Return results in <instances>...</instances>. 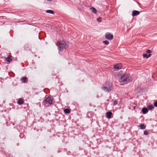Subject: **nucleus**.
<instances>
[{"instance_id":"nucleus-1","label":"nucleus","mask_w":157,"mask_h":157,"mask_svg":"<svg viewBox=\"0 0 157 157\" xmlns=\"http://www.w3.org/2000/svg\"><path fill=\"white\" fill-rule=\"evenodd\" d=\"M57 46L58 48L59 51L61 52H62L64 49H66L69 47L67 42L63 40H61L59 44L57 45Z\"/></svg>"},{"instance_id":"nucleus-2","label":"nucleus","mask_w":157,"mask_h":157,"mask_svg":"<svg viewBox=\"0 0 157 157\" xmlns=\"http://www.w3.org/2000/svg\"><path fill=\"white\" fill-rule=\"evenodd\" d=\"M113 89V85L111 82H106L105 86H102V89L106 92H109Z\"/></svg>"},{"instance_id":"nucleus-3","label":"nucleus","mask_w":157,"mask_h":157,"mask_svg":"<svg viewBox=\"0 0 157 157\" xmlns=\"http://www.w3.org/2000/svg\"><path fill=\"white\" fill-rule=\"evenodd\" d=\"M131 80V78L127 74L123 75L120 78L119 81L120 82H122L123 84H126L129 82Z\"/></svg>"},{"instance_id":"nucleus-4","label":"nucleus","mask_w":157,"mask_h":157,"mask_svg":"<svg viewBox=\"0 0 157 157\" xmlns=\"http://www.w3.org/2000/svg\"><path fill=\"white\" fill-rule=\"evenodd\" d=\"M105 37L106 39L109 40H111L113 38V36L110 33L107 32L105 34Z\"/></svg>"},{"instance_id":"nucleus-5","label":"nucleus","mask_w":157,"mask_h":157,"mask_svg":"<svg viewBox=\"0 0 157 157\" xmlns=\"http://www.w3.org/2000/svg\"><path fill=\"white\" fill-rule=\"evenodd\" d=\"M43 102L46 104L48 103L51 105L52 104V100L51 99V97L48 96L44 101Z\"/></svg>"},{"instance_id":"nucleus-6","label":"nucleus","mask_w":157,"mask_h":157,"mask_svg":"<svg viewBox=\"0 0 157 157\" xmlns=\"http://www.w3.org/2000/svg\"><path fill=\"white\" fill-rule=\"evenodd\" d=\"M140 14V12L137 10H133L132 12V16H137Z\"/></svg>"},{"instance_id":"nucleus-7","label":"nucleus","mask_w":157,"mask_h":157,"mask_svg":"<svg viewBox=\"0 0 157 157\" xmlns=\"http://www.w3.org/2000/svg\"><path fill=\"white\" fill-rule=\"evenodd\" d=\"M85 7L84 9L86 10H96L94 7H91L89 6H86Z\"/></svg>"},{"instance_id":"nucleus-8","label":"nucleus","mask_w":157,"mask_h":157,"mask_svg":"<svg viewBox=\"0 0 157 157\" xmlns=\"http://www.w3.org/2000/svg\"><path fill=\"white\" fill-rule=\"evenodd\" d=\"M112 113L110 111H108L106 113V117L107 118H110L111 117Z\"/></svg>"},{"instance_id":"nucleus-9","label":"nucleus","mask_w":157,"mask_h":157,"mask_svg":"<svg viewBox=\"0 0 157 157\" xmlns=\"http://www.w3.org/2000/svg\"><path fill=\"white\" fill-rule=\"evenodd\" d=\"M142 112L143 114H145L148 113V110L147 108L146 107H144L142 109Z\"/></svg>"},{"instance_id":"nucleus-10","label":"nucleus","mask_w":157,"mask_h":157,"mask_svg":"<svg viewBox=\"0 0 157 157\" xmlns=\"http://www.w3.org/2000/svg\"><path fill=\"white\" fill-rule=\"evenodd\" d=\"M121 63L116 64L114 66V68L115 69H121Z\"/></svg>"},{"instance_id":"nucleus-11","label":"nucleus","mask_w":157,"mask_h":157,"mask_svg":"<svg viewBox=\"0 0 157 157\" xmlns=\"http://www.w3.org/2000/svg\"><path fill=\"white\" fill-rule=\"evenodd\" d=\"M24 102V101H23V99L21 98L19 99L17 103L18 104L21 105Z\"/></svg>"},{"instance_id":"nucleus-12","label":"nucleus","mask_w":157,"mask_h":157,"mask_svg":"<svg viewBox=\"0 0 157 157\" xmlns=\"http://www.w3.org/2000/svg\"><path fill=\"white\" fill-rule=\"evenodd\" d=\"M154 108V106L150 104L148 105L147 109L149 110H151Z\"/></svg>"},{"instance_id":"nucleus-13","label":"nucleus","mask_w":157,"mask_h":157,"mask_svg":"<svg viewBox=\"0 0 157 157\" xmlns=\"http://www.w3.org/2000/svg\"><path fill=\"white\" fill-rule=\"evenodd\" d=\"M151 55L150 54L147 55V54L145 53L143 55V56L144 58H148L151 56Z\"/></svg>"},{"instance_id":"nucleus-14","label":"nucleus","mask_w":157,"mask_h":157,"mask_svg":"<svg viewBox=\"0 0 157 157\" xmlns=\"http://www.w3.org/2000/svg\"><path fill=\"white\" fill-rule=\"evenodd\" d=\"M64 112L65 113L67 114L70 113L71 111L69 109L67 108L64 109Z\"/></svg>"},{"instance_id":"nucleus-15","label":"nucleus","mask_w":157,"mask_h":157,"mask_svg":"<svg viewBox=\"0 0 157 157\" xmlns=\"http://www.w3.org/2000/svg\"><path fill=\"white\" fill-rule=\"evenodd\" d=\"M6 60L7 62L9 63L12 60V59L11 57H8L6 58Z\"/></svg>"},{"instance_id":"nucleus-16","label":"nucleus","mask_w":157,"mask_h":157,"mask_svg":"<svg viewBox=\"0 0 157 157\" xmlns=\"http://www.w3.org/2000/svg\"><path fill=\"white\" fill-rule=\"evenodd\" d=\"M140 129H144L145 128L146 126L143 124H141L140 126Z\"/></svg>"},{"instance_id":"nucleus-17","label":"nucleus","mask_w":157,"mask_h":157,"mask_svg":"<svg viewBox=\"0 0 157 157\" xmlns=\"http://www.w3.org/2000/svg\"><path fill=\"white\" fill-rule=\"evenodd\" d=\"M27 78L26 77H23L21 79V80L23 81V82H27Z\"/></svg>"},{"instance_id":"nucleus-18","label":"nucleus","mask_w":157,"mask_h":157,"mask_svg":"<svg viewBox=\"0 0 157 157\" xmlns=\"http://www.w3.org/2000/svg\"><path fill=\"white\" fill-rule=\"evenodd\" d=\"M46 13H48L51 14H54L53 10H46Z\"/></svg>"},{"instance_id":"nucleus-19","label":"nucleus","mask_w":157,"mask_h":157,"mask_svg":"<svg viewBox=\"0 0 157 157\" xmlns=\"http://www.w3.org/2000/svg\"><path fill=\"white\" fill-rule=\"evenodd\" d=\"M103 42L105 44H106V45H108L109 43V42L107 40H105L103 41Z\"/></svg>"},{"instance_id":"nucleus-20","label":"nucleus","mask_w":157,"mask_h":157,"mask_svg":"<svg viewBox=\"0 0 157 157\" xmlns=\"http://www.w3.org/2000/svg\"><path fill=\"white\" fill-rule=\"evenodd\" d=\"M101 17H99L97 19V21L99 22H101Z\"/></svg>"},{"instance_id":"nucleus-21","label":"nucleus","mask_w":157,"mask_h":157,"mask_svg":"<svg viewBox=\"0 0 157 157\" xmlns=\"http://www.w3.org/2000/svg\"><path fill=\"white\" fill-rule=\"evenodd\" d=\"M144 135H147L148 134V132L146 130L144 131Z\"/></svg>"},{"instance_id":"nucleus-22","label":"nucleus","mask_w":157,"mask_h":157,"mask_svg":"<svg viewBox=\"0 0 157 157\" xmlns=\"http://www.w3.org/2000/svg\"><path fill=\"white\" fill-rule=\"evenodd\" d=\"M151 52H152V51L150 50H147L146 51L147 53L149 54H150V53H151Z\"/></svg>"},{"instance_id":"nucleus-23","label":"nucleus","mask_w":157,"mask_h":157,"mask_svg":"<svg viewBox=\"0 0 157 157\" xmlns=\"http://www.w3.org/2000/svg\"><path fill=\"white\" fill-rule=\"evenodd\" d=\"M118 102L116 100H115L113 101V103L114 105H116L117 104Z\"/></svg>"},{"instance_id":"nucleus-24","label":"nucleus","mask_w":157,"mask_h":157,"mask_svg":"<svg viewBox=\"0 0 157 157\" xmlns=\"http://www.w3.org/2000/svg\"><path fill=\"white\" fill-rule=\"evenodd\" d=\"M154 106L155 107H157V101L154 103Z\"/></svg>"},{"instance_id":"nucleus-25","label":"nucleus","mask_w":157,"mask_h":157,"mask_svg":"<svg viewBox=\"0 0 157 157\" xmlns=\"http://www.w3.org/2000/svg\"><path fill=\"white\" fill-rule=\"evenodd\" d=\"M92 12L94 13H96L97 12V10H92Z\"/></svg>"}]
</instances>
